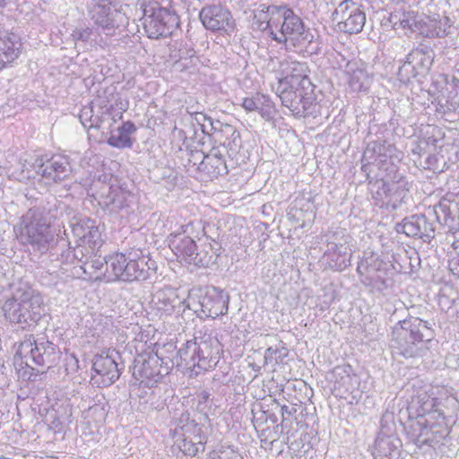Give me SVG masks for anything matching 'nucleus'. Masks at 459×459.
Here are the masks:
<instances>
[{
    "instance_id": "50",
    "label": "nucleus",
    "mask_w": 459,
    "mask_h": 459,
    "mask_svg": "<svg viewBox=\"0 0 459 459\" xmlns=\"http://www.w3.org/2000/svg\"><path fill=\"white\" fill-rule=\"evenodd\" d=\"M394 432V415L393 412L385 411L381 417L380 430L377 436L396 435Z\"/></svg>"
},
{
    "instance_id": "47",
    "label": "nucleus",
    "mask_w": 459,
    "mask_h": 459,
    "mask_svg": "<svg viewBox=\"0 0 459 459\" xmlns=\"http://www.w3.org/2000/svg\"><path fill=\"white\" fill-rule=\"evenodd\" d=\"M417 29L418 30H414L413 32L422 35L426 38H443L447 35L446 30H441L440 28L438 30H437V28L431 29L430 25L428 22L425 21L422 15L417 23Z\"/></svg>"
},
{
    "instance_id": "23",
    "label": "nucleus",
    "mask_w": 459,
    "mask_h": 459,
    "mask_svg": "<svg viewBox=\"0 0 459 459\" xmlns=\"http://www.w3.org/2000/svg\"><path fill=\"white\" fill-rule=\"evenodd\" d=\"M213 139L220 143L219 148L227 151V156L230 159L232 165L239 164V151L242 147V141L239 132L235 126L230 124L220 122Z\"/></svg>"
},
{
    "instance_id": "43",
    "label": "nucleus",
    "mask_w": 459,
    "mask_h": 459,
    "mask_svg": "<svg viewBox=\"0 0 459 459\" xmlns=\"http://www.w3.org/2000/svg\"><path fill=\"white\" fill-rule=\"evenodd\" d=\"M186 423H183L184 420H180V424L174 429V437L193 438L195 440L197 437H202V428L195 420H189L188 418L186 419Z\"/></svg>"
},
{
    "instance_id": "9",
    "label": "nucleus",
    "mask_w": 459,
    "mask_h": 459,
    "mask_svg": "<svg viewBox=\"0 0 459 459\" xmlns=\"http://www.w3.org/2000/svg\"><path fill=\"white\" fill-rule=\"evenodd\" d=\"M229 295L217 287L194 290L186 299V307L199 317L215 318L228 313Z\"/></svg>"
},
{
    "instance_id": "52",
    "label": "nucleus",
    "mask_w": 459,
    "mask_h": 459,
    "mask_svg": "<svg viewBox=\"0 0 459 459\" xmlns=\"http://www.w3.org/2000/svg\"><path fill=\"white\" fill-rule=\"evenodd\" d=\"M446 108L443 112L446 111H458L459 112V88L450 89L446 99Z\"/></svg>"
},
{
    "instance_id": "20",
    "label": "nucleus",
    "mask_w": 459,
    "mask_h": 459,
    "mask_svg": "<svg viewBox=\"0 0 459 459\" xmlns=\"http://www.w3.org/2000/svg\"><path fill=\"white\" fill-rule=\"evenodd\" d=\"M105 96L99 95L95 100L96 105L100 108V114L93 112V117L89 121L87 128H100L105 121V117H112L113 122H116V116H118V119H122V112L126 109V106H124L120 101V98H117L114 94V90L109 91L106 89L104 91Z\"/></svg>"
},
{
    "instance_id": "24",
    "label": "nucleus",
    "mask_w": 459,
    "mask_h": 459,
    "mask_svg": "<svg viewBox=\"0 0 459 459\" xmlns=\"http://www.w3.org/2000/svg\"><path fill=\"white\" fill-rule=\"evenodd\" d=\"M221 344L217 338L203 337L196 341L197 368L208 370L214 368L220 359Z\"/></svg>"
},
{
    "instance_id": "56",
    "label": "nucleus",
    "mask_w": 459,
    "mask_h": 459,
    "mask_svg": "<svg viewBox=\"0 0 459 459\" xmlns=\"http://www.w3.org/2000/svg\"><path fill=\"white\" fill-rule=\"evenodd\" d=\"M93 103L94 102H91L90 104L84 106L80 111L79 119L84 128H87L89 121H91V117H93Z\"/></svg>"
},
{
    "instance_id": "7",
    "label": "nucleus",
    "mask_w": 459,
    "mask_h": 459,
    "mask_svg": "<svg viewBox=\"0 0 459 459\" xmlns=\"http://www.w3.org/2000/svg\"><path fill=\"white\" fill-rule=\"evenodd\" d=\"M143 25L148 38H166L178 28L179 16L171 0H147L143 3Z\"/></svg>"
},
{
    "instance_id": "64",
    "label": "nucleus",
    "mask_w": 459,
    "mask_h": 459,
    "mask_svg": "<svg viewBox=\"0 0 459 459\" xmlns=\"http://www.w3.org/2000/svg\"><path fill=\"white\" fill-rule=\"evenodd\" d=\"M90 35H91V30L90 29H86V30H80V31L76 32L74 37H75L76 39H81L82 41H87L89 39V38H90Z\"/></svg>"
},
{
    "instance_id": "3",
    "label": "nucleus",
    "mask_w": 459,
    "mask_h": 459,
    "mask_svg": "<svg viewBox=\"0 0 459 459\" xmlns=\"http://www.w3.org/2000/svg\"><path fill=\"white\" fill-rule=\"evenodd\" d=\"M276 16L273 40L284 45L287 50L293 48L296 52L309 56L320 52L316 31L307 25L291 8L281 4L280 14Z\"/></svg>"
},
{
    "instance_id": "16",
    "label": "nucleus",
    "mask_w": 459,
    "mask_h": 459,
    "mask_svg": "<svg viewBox=\"0 0 459 459\" xmlns=\"http://www.w3.org/2000/svg\"><path fill=\"white\" fill-rule=\"evenodd\" d=\"M121 359V354L116 350L108 351L107 355L97 354L92 361V370L95 375L92 380L101 386H109L118 379L125 366Z\"/></svg>"
},
{
    "instance_id": "12",
    "label": "nucleus",
    "mask_w": 459,
    "mask_h": 459,
    "mask_svg": "<svg viewBox=\"0 0 459 459\" xmlns=\"http://www.w3.org/2000/svg\"><path fill=\"white\" fill-rule=\"evenodd\" d=\"M385 148L386 151L383 152L382 158L385 159L383 164L385 166V171H388L389 201H386V207L391 206L395 210L409 192V182L399 168L401 159L395 154L394 145L386 143Z\"/></svg>"
},
{
    "instance_id": "27",
    "label": "nucleus",
    "mask_w": 459,
    "mask_h": 459,
    "mask_svg": "<svg viewBox=\"0 0 459 459\" xmlns=\"http://www.w3.org/2000/svg\"><path fill=\"white\" fill-rule=\"evenodd\" d=\"M102 204L112 212H119L130 206L134 195L127 190L115 186L105 185L99 193Z\"/></svg>"
},
{
    "instance_id": "18",
    "label": "nucleus",
    "mask_w": 459,
    "mask_h": 459,
    "mask_svg": "<svg viewBox=\"0 0 459 459\" xmlns=\"http://www.w3.org/2000/svg\"><path fill=\"white\" fill-rule=\"evenodd\" d=\"M392 331L404 336L412 337L413 341L425 344L429 349L435 337V332L429 322L411 314L406 318L398 321Z\"/></svg>"
},
{
    "instance_id": "17",
    "label": "nucleus",
    "mask_w": 459,
    "mask_h": 459,
    "mask_svg": "<svg viewBox=\"0 0 459 459\" xmlns=\"http://www.w3.org/2000/svg\"><path fill=\"white\" fill-rule=\"evenodd\" d=\"M33 167L47 184L58 183L68 178L72 167L68 158L63 155H54L49 159H36Z\"/></svg>"
},
{
    "instance_id": "13",
    "label": "nucleus",
    "mask_w": 459,
    "mask_h": 459,
    "mask_svg": "<svg viewBox=\"0 0 459 459\" xmlns=\"http://www.w3.org/2000/svg\"><path fill=\"white\" fill-rule=\"evenodd\" d=\"M392 269L395 267L389 261L369 252L358 263L357 273L362 277V283L382 291L388 286L387 277Z\"/></svg>"
},
{
    "instance_id": "36",
    "label": "nucleus",
    "mask_w": 459,
    "mask_h": 459,
    "mask_svg": "<svg viewBox=\"0 0 459 459\" xmlns=\"http://www.w3.org/2000/svg\"><path fill=\"white\" fill-rule=\"evenodd\" d=\"M169 247L178 256H182L189 264L197 250L195 239L192 237H182L181 233L169 235Z\"/></svg>"
},
{
    "instance_id": "4",
    "label": "nucleus",
    "mask_w": 459,
    "mask_h": 459,
    "mask_svg": "<svg viewBox=\"0 0 459 459\" xmlns=\"http://www.w3.org/2000/svg\"><path fill=\"white\" fill-rule=\"evenodd\" d=\"M4 317L23 330L35 328L46 316L42 296L29 286L19 287L2 307Z\"/></svg>"
},
{
    "instance_id": "39",
    "label": "nucleus",
    "mask_w": 459,
    "mask_h": 459,
    "mask_svg": "<svg viewBox=\"0 0 459 459\" xmlns=\"http://www.w3.org/2000/svg\"><path fill=\"white\" fill-rule=\"evenodd\" d=\"M192 108H186L187 115L183 117V121L189 125L192 130V134L184 129H178L175 127L174 131L178 132V136L186 140L187 138L194 139L196 135V128L202 127V124L208 120V116L199 110H192Z\"/></svg>"
},
{
    "instance_id": "34",
    "label": "nucleus",
    "mask_w": 459,
    "mask_h": 459,
    "mask_svg": "<svg viewBox=\"0 0 459 459\" xmlns=\"http://www.w3.org/2000/svg\"><path fill=\"white\" fill-rule=\"evenodd\" d=\"M75 247H68L66 250L60 253L51 252V256H55L56 260H59L62 264H74L75 261L82 262L85 266L89 264V260L99 248H91L90 245L76 242Z\"/></svg>"
},
{
    "instance_id": "57",
    "label": "nucleus",
    "mask_w": 459,
    "mask_h": 459,
    "mask_svg": "<svg viewBox=\"0 0 459 459\" xmlns=\"http://www.w3.org/2000/svg\"><path fill=\"white\" fill-rule=\"evenodd\" d=\"M221 121L213 120L211 117H208V120L202 124L201 131L204 134H207L209 136L214 137L218 126L216 124H220Z\"/></svg>"
},
{
    "instance_id": "2",
    "label": "nucleus",
    "mask_w": 459,
    "mask_h": 459,
    "mask_svg": "<svg viewBox=\"0 0 459 459\" xmlns=\"http://www.w3.org/2000/svg\"><path fill=\"white\" fill-rule=\"evenodd\" d=\"M58 201L52 197L30 208L14 226L18 242L30 252L46 254L57 243L53 221L59 216Z\"/></svg>"
},
{
    "instance_id": "63",
    "label": "nucleus",
    "mask_w": 459,
    "mask_h": 459,
    "mask_svg": "<svg viewBox=\"0 0 459 459\" xmlns=\"http://www.w3.org/2000/svg\"><path fill=\"white\" fill-rule=\"evenodd\" d=\"M211 394L206 390H202L197 394V398L199 404L204 403L205 405L208 404L210 402Z\"/></svg>"
},
{
    "instance_id": "14",
    "label": "nucleus",
    "mask_w": 459,
    "mask_h": 459,
    "mask_svg": "<svg viewBox=\"0 0 459 459\" xmlns=\"http://www.w3.org/2000/svg\"><path fill=\"white\" fill-rule=\"evenodd\" d=\"M434 61V53L430 47L420 44L411 49L400 66L397 76L400 82L408 83L412 78L425 76Z\"/></svg>"
},
{
    "instance_id": "48",
    "label": "nucleus",
    "mask_w": 459,
    "mask_h": 459,
    "mask_svg": "<svg viewBox=\"0 0 459 459\" xmlns=\"http://www.w3.org/2000/svg\"><path fill=\"white\" fill-rule=\"evenodd\" d=\"M281 346H271L265 350L264 360L266 363L275 360L276 363H281L288 356L289 351L281 342Z\"/></svg>"
},
{
    "instance_id": "44",
    "label": "nucleus",
    "mask_w": 459,
    "mask_h": 459,
    "mask_svg": "<svg viewBox=\"0 0 459 459\" xmlns=\"http://www.w3.org/2000/svg\"><path fill=\"white\" fill-rule=\"evenodd\" d=\"M175 444L179 450L186 455L195 456L198 452L204 450L203 437L193 438H176Z\"/></svg>"
},
{
    "instance_id": "35",
    "label": "nucleus",
    "mask_w": 459,
    "mask_h": 459,
    "mask_svg": "<svg viewBox=\"0 0 459 459\" xmlns=\"http://www.w3.org/2000/svg\"><path fill=\"white\" fill-rule=\"evenodd\" d=\"M21 43L17 36L0 31V70L13 63L20 55Z\"/></svg>"
},
{
    "instance_id": "31",
    "label": "nucleus",
    "mask_w": 459,
    "mask_h": 459,
    "mask_svg": "<svg viewBox=\"0 0 459 459\" xmlns=\"http://www.w3.org/2000/svg\"><path fill=\"white\" fill-rule=\"evenodd\" d=\"M154 308L165 315L184 313L186 299H180L174 291H157L152 299Z\"/></svg>"
},
{
    "instance_id": "33",
    "label": "nucleus",
    "mask_w": 459,
    "mask_h": 459,
    "mask_svg": "<svg viewBox=\"0 0 459 459\" xmlns=\"http://www.w3.org/2000/svg\"><path fill=\"white\" fill-rule=\"evenodd\" d=\"M279 82H287L292 88L293 86H301L304 91L316 89L308 76L307 63L291 62L288 67L286 76Z\"/></svg>"
},
{
    "instance_id": "15",
    "label": "nucleus",
    "mask_w": 459,
    "mask_h": 459,
    "mask_svg": "<svg viewBox=\"0 0 459 459\" xmlns=\"http://www.w3.org/2000/svg\"><path fill=\"white\" fill-rule=\"evenodd\" d=\"M333 20L337 21L338 29L345 33H359L366 22L363 6L353 0L342 1L333 13Z\"/></svg>"
},
{
    "instance_id": "30",
    "label": "nucleus",
    "mask_w": 459,
    "mask_h": 459,
    "mask_svg": "<svg viewBox=\"0 0 459 459\" xmlns=\"http://www.w3.org/2000/svg\"><path fill=\"white\" fill-rule=\"evenodd\" d=\"M402 441L397 435L377 436L372 455L375 459H399Z\"/></svg>"
},
{
    "instance_id": "41",
    "label": "nucleus",
    "mask_w": 459,
    "mask_h": 459,
    "mask_svg": "<svg viewBox=\"0 0 459 459\" xmlns=\"http://www.w3.org/2000/svg\"><path fill=\"white\" fill-rule=\"evenodd\" d=\"M335 382V388H342L345 392L351 393L354 389L353 378L356 375L351 365L337 366L332 372Z\"/></svg>"
},
{
    "instance_id": "25",
    "label": "nucleus",
    "mask_w": 459,
    "mask_h": 459,
    "mask_svg": "<svg viewBox=\"0 0 459 459\" xmlns=\"http://www.w3.org/2000/svg\"><path fill=\"white\" fill-rule=\"evenodd\" d=\"M390 348L393 354L402 356L405 359L422 358L427 355L429 347L418 343L412 337L404 336L392 331Z\"/></svg>"
},
{
    "instance_id": "51",
    "label": "nucleus",
    "mask_w": 459,
    "mask_h": 459,
    "mask_svg": "<svg viewBox=\"0 0 459 459\" xmlns=\"http://www.w3.org/2000/svg\"><path fill=\"white\" fill-rule=\"evenodd\" d=\"M206 159V154L202 151H192L189 154L188 158V166L196 167V169L200 172L204 173V160Z\"/></svg>"
},
{
    "instance_id": "5",
    "label": "nucleus",
    "mask_w": 459,
    "mask_h": 459,
    "mask_svg": "<svg viewBox=\"0 0 459 459\" xmlns=\"http://www.w3.org/2000/svg\"><path fill=\"white\" fill-rule=\"evenodd\" d=\"M107 281H145L154 270V261L146 259L141 249L117 252L104 257Z\"/></svg>"
},
{
    "instance_id": "42",
    "label": "nucleus",
    "mask_w": 459,
    "mask_h": 459,
    "mask_svg": "<svg viewBox=\"0 0 459 459\" xmlns=\"http://www.w3.org/2000/svg\"><path fill=\"white\" fill-rule=\"evenodd\" d=\"M349 73V86L355 92H366L371 84V78L363 69H354Z\"/></svg>"
},
{
    "instance_id": "10",
    "label": "nucleus",
    "mask_w": 459,
    "mask_h": 459,
    "mask_svg": "<svg viewBox=\"0 0 459 459\" xmlns=\"http://www.w3.org/2000/svg\"><path fill=\"white\" fill-rule=\"evenodd\" d=\"M16 355L25 359L27 366L50 368L59 359V351L56 344L41 336L35 338L33 334L25 336L21 342Z\"/></svg>"
},
{
    "instance_id": "61",
    "label": "nucleus",
    "mask_w": 459,
    "mask_h": 459,
    "mask_svg": "<svg viewBox=\"0 0 459 459\" xmlns=\"http://www.w3.org/2000/svg\"><path fill=\"white\" fill-rule=\"evenodd\" d=\"M120 131H123L128 136L134 134L136 131L135 125L131 121L124 122L120 126H118Z\"/></svg>"
},
{
    "instance_id": "49",
    "label": "nucleus",
    "mask_w": 459,
    "mask_h": 459,
    "mask_svg": "<svg viewBox=\"0 0 459 459\" xmlns=\"http://www.w3.org/2000/svg\"><path fill=\"white\" fill-rule=\"evenodd\" d=\"M107 142L110 146L119 149L131 148L133 145L131 137L123 131H120L118 127L117 129V134H113L111 132Z\"/></svg>"
},
{
    "instance_id": "58",
    "label": "nucleus",
    "mask_w": 459,
    "mask_h": 459,
    "mask_svg": "<svg viewBox=\"0 0 459 459\" xmlns=\"http://www.w3.org/2000/svg\"><path fill=\"white\" fill-rule=\"evenodd\" d=\"M281 416H282V420H281V426L284 425V423L289 420V419L292 416H294L297 412V408H296V405H291V406H287V405H282L281 406Z\"/></svg>"
},
{
    "instance_id": "21",
    "label": "nucleus",
    "mask_w": 459,
    "mask_h": 459,
    "mask_svg": "<svg viewBox=\"0 0 459 459\" xmlns=\"http://www.w3.org/2000/svg\"><path fill=\"white\" fill-rule=\"evenodd\" d=\"M395 230L398 233H404L411 238H418L426 243H430L435 237V227L425 214H413L405 217L397 223Z\"/></svg>"
},
{
    "instance_id": "40",
    "label": "nucleus",
    "mask_w": 459,
    "mask_h": 459,
    "mask_svg": "<svg viewBox=\"0 0 459 459\" xmlns=\"http://www.w3.org/2000/svg\"><path fill=\"white\" fill-rule=\"evenodd\" d=\"M421 15L413 11L390 13L388 22L394 30L403 29L413 32Z\"/></svg>"
},
{
    "instance_id": "6",
    "label": "nucleus",
    "mask_w": 459,
    "mask_h": 459,
    "mask_svg": "<svg viewBox=\"0 0 459 459\" xmlns=\"http://www.w3.org/2000/svg\"><path fill=\"white\" fill-rule=\"evenodd\" d=\"M386 141H370L361 158V171L365 174L372 198L376 205L386 206L389 201V186L383 152L386 151Z\"/></svg>"
},
{
    "instance_id": "59",
    "label": "nucleus",
    "mask_w": 459,
    "mask_h": 459,
    "mask_svg": "<svg viewBox=\"0 0 459 459\" xmlns=\"http://www.w3.org/2000/svg\"><path fill=\"white\" fill-rule=\"evenodd\" d=\"M437 157L435 155H429L424 163H422L420 160H413L415 163H419L424 169H429V170H436V162H437Z\"/></svg>"
},
{
    "instance_id": "22",
    "label": "nucleus",
    "mask_w": 459,
    "mask_h": 459,
    "mask_svg": "<svg viewBox=\"0 0 459 459\" xmlns=\"http://www.w3.org/2000/svg\"><path fill=\"white\" fill-rule=\"evenodd\" d=\"M70 228L76 242L90 245L91 248L102 246L101 234L95 221L86 216H74L70 221Z\"/></svg>"
},
{
    "instance_id": "53",
    "label": "nucleus",
    "mask_w": 459,
    "mask_h": 459,
    "mask_svg": "<svg viewBox=\"0 0 459 459\" xmlns=\"http://www.w3.org/2000/svg\"><path fill=\"white\" fill-rule=\"evenodd\" d=\"M209 459H243V457L238 452L228 447L213 451L210 454Z\"/></svg>"
},
{
    "instance_id": "62",
    "label": "nucleus",
    "mask_w": 459,
    "mask_h": 459,
    "mask_svg": "<svg viewBox=\"0 0 459 459\" xmlns=\"http://www.w3.org/2000/svg\"><path fill=\"white\" fill-rule=\"evenodd\" d=\"M104 264L106 265L104 258L102 260L100 258H94L89 260L88 265H91V267L94 268L96 271H101Z\"/></svg>"
},
{
    "instance_id": "32",
    "label": "nucleus",
    "mask_w": 459,
    "mask_h": 459,
    "mask_svg": "<svg viewBox=\"0 0 459 459\" xmlns=\"http://www.w3.org/2000/svg\"><path fill=\"white\" fill-rule=\"evenodd\" d=\"M242 107L248 112L257 111L266 121L272 120L276 115V109L273 100L269 96L261 93L244 98Z\"/></svg>"
},
{
    "instance_id": "60",
    "label": "nucleus",
    "mask_w": 459,
    "mask_h": 459,
    "mask_svg": "<svg viewBox=\"0 0 459 459\" xmlns=\"http://www.w3.org/2000/svg\"><path fill=\"white\" fill-rule=\"evenodd\" d=\"M325 255L328 256H351V247H337L336 251H328V247L325 250Z\"/></svg>"
},
{
    "instance_id": "55",
    "label": "nucleus",
    "mask_w": 459,
    "mask_h": 459,
    "mask_svg": "<svg viewBox=\"0 0 459 459\" xmlns=\"http://www.w3.org/2000/svg\"><path fill=\"white\" fill-rule=\"evenodd\" d=\"M329 265L332 269L342 272L351 265V256H329Z\"/></svg>"
},
{
    "instance_id": "46",
    "label": "nucleus",
    "mask_w": 459,
    "mask_h": 459,
    "mask_svg": "<svg viewBox=\"0 0 459 459\" xmlns=\"http://www.w3.org/2000/svg\"><path fill=\"white\" fill-rule=\"evenodd\" d=\"M177 233H181L182 237H192V239H200L205 235L204 226L201 220L190 221L181 225Z\"/></svg>"
},
{
    "instance_id": "19",
    "label": "nucleus",
    "mask_w": 459,
    "mask_h": 459,
    "mask_svg": "<svg viewBox=\"0 0 459 459\" xmlns=\"http://www.w3.org/2000/svg\"><path fill=\"white\" fill-rule=\"evenodd\" d=\"M199 19L206 30L213 32H229L235 28L231 13L220 4L204 6L199 12Z\"/></svg>"
},
{
    "instance_id": "37",
    "label": "nucleus",
    "mask_w": 459,
    "mask_h": 459,
    "mask_svg": "<svg viewBox=\"0 0 459 459\" xmlns=\"http://www.w3.org/2000/svg\"><path fill=\"white\" fill-rule=\"evenodd\" d=\"M220 249L221 247L216 242L214 244L204 243L200 247H197L191 264L199 267H210L216 264Z\"/></svg>"
},
{
    "instance_id": "28",
    "label": "nucleus",
    "mask_w": 459,
    "mask_h": 459,
    "mask_svg": "<svg viewBox=\"0 0 459 459\" xmlns=\"http://www.w3.org/2000/svg\"><path fill=\"white\" fill-rule=\"evenodd\" d=\"M173 362V368H180L183 372L190 371L192 374L198 375L197 354H196V338L187 341L178 351H172L169 356Z\"/></svg>"
},
{
    "instance_id": "26",
    "label": "nucleus",
    "mask_w": 459,
    "mask_h": 459,
    "mask_svg": "<svg viewBox=\"0 0 459 459\" xmlns=\"http://www.w3.org/2000/svg\"><path fill=\"white\" fill-rule=\"evenodd\" d=\"M281 8V4H260L253 11V29L260 30L272 38L276 27V15L277 13L280 14Z\"/></svg>"
},
{
    "instance_id": "29",
    "label": "nucleus",
    "mask_w": 459,
    "mask_h": 459,
    "mask_svg": "<svg viewBox=\"0 0 459 459\" xmlns=\"http://www.w3.org/2000/svg\"><path fill=\"white\" fill-rule=\"evenodd\" d=\"M226 155L227 151L223 148L212 147L206 154L204 173L210 178H216L228 174L229 167H235L236 165H232L230 160L228 162Z\"/></svg>"
},
{
    "instance_id": "45",
    "label": "nucleus",
    "mask_w": 459,
    "mask_h": 459,
    "mask_svg": "<svg viewBox=\"0 0 459 459\" xmlns=\"http://www.w3.org/2000/svg\"><path fill=\"white\" fill-rule=\"evenodd\" d=\"M351 237L346 233L345 230L339 229L327 238L328 251H336L337 247H351Z\"/></svg>"
},
{
    "instance_id": "1",
    "label": "nucleus",
    "mask_w": 459,
    "mask_h": 459,
    "mask_svg": "<svg viewBox=\"0 0 459 459\" xmlns=\"http://www.w3.org/2000/svg\"><path fill=\"white\" fill-rule=\"evenodd\" d=\"M444 388L422 392L412 402L416 417L404 424L408 439L419 448L427 445L434 446L449 433L445 412L442 410V394L446 395Z\"/></svg>"
},
{
    "instance_id": "8",
    "label": "nucleus",
    "mask_w": 459,
    "mask_h": 459,
    "mask_svg": "<svg viewBox=\"0 0 459 459\" xmlns=\"http://www.w3.org/2000/svg\"><path fill=\"white\" fill-rule=\"evenodd\" d=\"M164 349L155 353L145 351L137 354L133 362L132 375L146 386H152L163 377L169 374L173 362L169 356L164 355Z\"/></svg>"
},
{
    "instance_id": "11",
    "label": "nucleus",
    "mask_w": 459,
    "mask_h": 459,
    "mask_svg": "<svg viewBox=\"0 0 459 459\" xmlns=\"http://www.w3.org/2000/svg\"><path fill=\"white\" fill-rule=\"evenodd\" d=\"M277 94L282 106L288 108L296 117H316L319 114L315 90L304 91L301 86L292 88L287 82H279Z\"/></svg>"
},
{
    "instance_id": "54",
    "label": "nucleus",
    "mask_w": 459,
    "mask_h": 459,
    "mask_svg": "<svg viewBox=\"0 0 459 459\" xmlns=\"http://www.w3.org/2000/svg\"><path fill=\"white\" fill-rule=\"evenodd\" d=\"M451 247L449 268L455 275L459 277V241H455Z\"/></svg>"
},
{
    "instance_id": "38",
    "label": "nucleus",
    "mask_w": 459,
    "mask_h": 459,
    "mask_svg": "<svg viewBox=\"0 0 459 459\" xmlns=\"http://www.w3.org/2000/svg\"><path fill=\"white\" fill-rule=\"evenodd\" d=\"M454 198V195L447 194L433 206V213L439 223L446 224L450 220H455V209L458 207V203Z\"/></svg>"
}]
</instances>
